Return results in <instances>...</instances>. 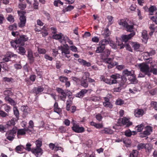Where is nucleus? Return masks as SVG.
Here are the masks:
<instances>
[{"instance_id": "1", "label": "nucleus", "mask_w": 157, "mask_h": 157, "mask_svg": "<svg viewBox=\"0 0 157 157\" xmlns=\"http://www.w3.org/2000/svg\"><path fill=\"white\" fill-rule=\"evenodd\" d=\"M110 77L113 79L111 80L107 78H105L103 76H101L100 78L101 81H102L106 83L109 85H112L117 83V79L120 78V75L118 74L112 75L110 76Z\"/></svg>"}, {"instance_id": "2", "label": "nucleus", "mask_w": 157, "mask_h": 157, "mask_svg": "<svg viewBox=\"0 0 157 157\" xmlns=\"http://www.w3.org/2000/svg\"><path fill=\"white\" fill-rule=\"evenodd\" d=\"M17 13L20 16V22L18 23L19 27L22 28L25 26L26 22V19L25 15L26 12L23 11H18Z\"/></svg>"}, {"instance_id": "3", "label": "nucleus", "mask_w": 157, "mask_h": 157, "mask_svg": "<svg viewBox=\"0 0 157 157\" xmlns=\"http://www.w3.org/2000/svg\"><path fill=\"white\" fill-rule=\"evenodd\" d=\"M140 68V71L145 75L150 76L151 74L150 73V67L147 64L145 63H139L138 65Z\"/></svg>"}, {"instance_id": "4", "label": "nucleus", "mask_w": 157, "mask_h": 157, "mask_svg": "<svg viewBox=\"0 0 157 157\" xmlns=\"http://www.w3.org/2000/svg\"><path fill=\"white\" fill-rule=\"evenodd\" d=\"M118 23L120 25L125 27L127 31L129 32L133 31L134 24L131 21H129L128 22H127L126 21L121 20L119 21Z\"/></svg>"}, {"instance_id": "5", "label": "nucleus", "mask_w": 157, "mask_h": 157, "mask_svg": "<svg viewBox=\"0 0 157 157\" xmlns=\"http://www.w3.org/2000/svg\"><path fill=\"white\" fill-rule=\"evenodd\" d=\"M53 38L56 40H59V42L63 44H65L68 37L64 36L62 33L55 34L53 35Z\"/></svg>"}, {"instance_id": "6", "label": "nucleus", "mask_w": 157, "mask_h": 157, "mask_svg": "<svg viewBox=\"0 0 157 157\" xmlns=\"http://www.w3.org/2000/svg\"><path fill=\"white\" fill-rule=\"evenodd\" d=\"M117 123L118 125L121 126L122 125H126V127H129L132 124V122L129 120V119L126 117L120 118L118 120Z\"/></svg>"}, {"instance_id": "7", "label": "nucleus", "mask_w": 157, "mask_h": 157, "mask_svg": "<svg viewBox=\"0 0 157 157\" xmlns=\"http://www.w3.org/2000/svg\"><path fill=\"white\" fill-rule=\"evenodd\" d=\"M31 152L34 154L36 157H39L43 154V150L40 147H36L35 148H32Z\"/></svg>"}, {"instance_id": "8", "label": "nucleus", "mask_w": 157, "mask_h": 157, "mask_svg": "<svg viewBox=\"0 0 157 157\" xmlns=\"http://www.w3.org/2000/svg\"><path fill=\"white\" fill-rule=\"evenodd\" d=\"M72 128L73 130L77 133H82L85 131V129L83 127H80L78 125L75 123L73 124Z\"/></svg>"}, {"instance_id": "9", "label": "nucleus", "mask_w": 157, "mask_h": 157, "mask_svg": "<svg viewBox=\"0 0 157 157\" xmlns=\"http://www.w3.org/2000/svg\"><path fill=\"white\" fill-rule=\"evenodd\" d=\"M68 94V98L69 99L67 100V101L66 107V109L67 111L70 110V108L71 105L72 104V102L73 99V98L71 97L72 93L69 91V93H67Z\"/></svg>"}, {"instance_id": "10", "label": "nucleus", "mask_w": 157, "mask_h": 157, "mask_svg": "<svg viewBox=\"0 0 157 157\" xmlns=\"http://www.w3.org/2000/svg\"><path fill=\"white\" fill-rule=\"evenodd\" d=\"M152 131V128L149 126H147L145 128V130L141 133L140 135V137H144L145 135H149Z\"/></svg>"}, {"instance_id": "11", "label": "nucleus", "mask_w": 157, "mask_h": 157, "mask_svg": "<svg viewBox=\"0 0 157 157\" xmlns=\"http://www.w3.org/2000/svg\"><path fill=\"white\" fill-rule=\"evenodd\" d=\"M135 33L132 32L128 35H122L121 38L122 42H127L135 35Z\"/></svg>"}, {"instance_id": "12", "label": "nucleus", "mask_w": 157, "mask_h": 157, "mask_svg": "<svg viewBox=\"0 0 157 157\" xmlns=\"http://www.w3.org/2000/svg\"><path fill=\"white\" fill-rule=\"evenodd\" d=\"M110 51L108 49H106L101 54V57L103 60L105 59L110 54Z\"/></svg>"}, {"instance_id": "13", "label": "nucleus", "mask_w": 157, "mask_h": 157, "mask_svg": "<svg viewBox=\"0 0 157 157\" xmlns=\"http://www.w3.org/2000/svg\"><path fill=\"white\" fill-rule=\"evenodd\" d=\"M49 147L50 149H51L52 150H54L55 151H57L59 150H62L63 151L62 149L63 150V148L59 146H55V144L53 143H50L49 145Z\"/></svg>"}, {"instance_id": "14", "label": "nucleus", "mask_w": 157, "mask_h": 157, "mask_svg": "<svg viewBox=\"0 0 157 157\" xmlns=\"http://www.w3.org/2000/svg\"><path fill=\"white\" fill-rule=\"evenodd\" d=\"M122 73L123 75L124 76H133L134 71L133 70L128 71V69H126L123 71Z\"/></svg>"}, {"instance_id": "15", "label": "nucleus", "mask_w": 157, "mask_h": 157, "mask_svg": "<svg viewBox=\"0 0 157 157\" xmlns=\"http://www.w3.org/2000/svg\"><path fill=\"white\" fill-rule=\"evenodd\" d=\"M144 113V111L142 109H136L134 111V114L136 117H139L142 116Z\"/></svg>"}, {"instance_id": "16", "label": "nucleus", "mask_w": 157, "mask_h": 157, "mask_svg": "<svg viewBox=\"0 0 157 157\" xmlns=\"http://www.w3.org/2000/svg\"><path fill=\"white\" fill-rule=\"evenodd\" d=\"M88 91V90L86 89H83L79 92L77 93L76 94V97L79 98H82L84 95L86 94Z\"/></svg>"}, {"instance_id": "17", "label": "nucleus", "mask_w": 157, "mask_h": 157, "mask_svg": "<svg viewBox=\"0 0 157 157\" xmlns=\"http://www.w3.org/2000/svg\"><path fill=\"white\" fill-rule=\"evenodd\" d=\"M142 36L143 38L142 41L145 43H146L148 39L147 32L146 31L144 30L143 31L142 33Z\"/></svg>"}, {"instance_id": "18", "label": "nucleus", "mask_w": 157, "mask_h": 157, "mask_svg": "<svg viewBox=\"0 0 157 157\" xmlns=\"http://www.w3.org/2000/svg\"><path fill=\"white\" fill-rule=\"evenodd\" d=\"M100 132L102 134H112L113 133V131L108 128H105L103 130H101Z\"/></svg>"}, {"instance_id": "19", "label": "nucleus", "mask_w": 157, "mask_h": 157, "mask_svg": "<svg viewBox=\"0 0 157 157\" xmlns=\"http://www.w3.org/2000/svg\"><path fill=\"white\" fill-rule=\"evenodd\" d=\"M78 61L81 65L86 66L87 67H89L91 66L90 63L88 62H87L86 61L81 59H78Z\"/></svg>"}, {"instance_id": "20", "label": "nucleus", "mask_w": 157, "mask_h": 157, "mask_svg": "<svg viewBox=\"0 0 157 157\" xmlns=\"http://www.w3.org/2000/svg\"><path fill=\"white\" fill-rule=\"evenodd\" d=\"M21 110L25 114H27L30 111V108L27 106H22L21 107Z\"/></svg>"}, {"instance_id": "21", "label": "nucleus", "mask_w": 157, "mask_h": 157, "mask_svg": "<svg viewBox=\"0 0 157 157\" xmlns=\"http://www.w3.org/2000/svg\"><path fill=\"white\" fill-rule=\"evenodd\" d=\"M28 57L29 59L30 60V63H32L33 62V59L32 51L30 50H29L28 51Z\"/></svg>"}, {"instance_id": "22", "label": "nucleus", "mask_w": 157, "mask_h": 157, "mask_svg": "<svg viewBox=\"0 0 157 157\" xmlns=\"http://www.w3.org/2000/svg\"><path fill=\"white\" fill-rule=\"evenodd\" d=\"M105 48V47H103L101 45H99V46L97 48L96 50V52L97 53H101Z\"/></svg>"}, {"instance_id": "23", "label": "nucleus", "mask_w": 157, "mask_h": 157, "mask_svg": "<svg viewBox=\"0 0 157 157\" xmlns=\"http://www.w3.org/2000/svg\"><path fill=\"white\" fill-rule=\"evenodd\" d=\"M5 99L6 101H8L9 103L12 105H16V103L15 102L8 96H6L5 98Z\"/></svg>"}, {"instance_id": "24", "label": "nucleus", "mask_w": 157, "mask_h": 157, "mask_svg": "<svg viewBox=\"0 0 157 157\" xmlns=\"http://www.w3.org/2000/svg\"><path fill=\"white\" fill-rule=\"evenodd\" d=\"M61 52V53L63 56L70 54V51L68 48H62Z\"/></svg>"}, {"instance_id": "25", "label": "nucleus", "mask_w": 157, "mask_h": 157, "mask_svg": "<svg viewBox=\"0 0 157 157\" xmlns=\"http://www.w3.org/2000/svg\"><path fill=\"white\" fill-rule=\"evenodd\" d=\"M44 90L43 88L41 87H35L33 90V92L36 94H39Z\"/></svg>"}, {"instance_id": "26", "label": "nucleus", "mask_w": 157, "mask_h": 157, "mask_svg": "<svg viewBox=\"0 0 157 157\" xmlns=\"http://www.w3.org/2000/svg\"><path fill=\"white\" fill-rule=\"evenodd\" d=\"M109 43V41L106 39H103L99 42V45H101L103 47H105L106 45Z\"/></svg>"}, {"instance_id": "27", "label": "nucleus", "mask_w": 157, "mask_h": 157, "mask_svg": "<svg viewBox=\"0 0 157 157\" xmlns=\"http://www.w3.org/2000/svg\"><path fill=\"white\" fill-rule=\"evenodd\" d=\"M155 65H151L150 67V73L152 72L153 74L155 75H157V69L154 68Z\"/></svg>"}, {"instance_id": "28", "label": "nucleus", "mask_w": 157, "mask_h": 157, "mask_svg": "<svg viewBox=\"0 0 157 157\" xmlns=\"http://www.w3.org/2000/svg\"><path fill=\"white\" fill-rule=\"evenodd\" d=\"M132 133V132L130 130H126L125 132V135L128 137L130 136L132 134L133 135H135L136 134V131H133Z\"/></svg>"}, {"instance_id": "29", "label": "nucleus", "mask_w": 157, "mask_h": 157, "mask_svg": "<svg viewBox=\"0 0 157 157\" xmlns=\"http://www.w3.org/2000/svg\"><path fill=\"white\" fill-rule=\"evenodd\" d=\"M56 90L59 93L61 94L62 95H63L66 94H68L67 93H68L69 91L70 92V91H67V92L66 91L65 92L63 90L60 88H56Z\"/></svg>"}, {"instance_id": "30", "label": "nucleus", "mask_w": 157, "mask_h": 157, "mask_svg": "<svg viewBox=\"0 0 157 157\" xmlns=\"http://www.w3.org/2000/svg\"><path fill=\"white\" fill-rule=\"evenodd\" d=\"M18 47V53L22 55H25L26 52V51L25 49L22 47L19 46Z\"/></svg>"}, {"instance_id": "31", "label": "nucleus", "mask_w": 157, "mask_h": 157, "mask_svg": "<svg viewBox=\"0 0 157 157\" xmlns=\"http://www.w3.org/2000/svg\"><path fill=\"white\" fill-rule=\"evenodd\" d=\"M100 98L97 97L93 96L90 98H88L87 99V100L92 101H99Z\"/></svg>"}, {"instance_id": "32", "label": "nucleus", "mask_w": 157, "mask_h": 157, "mask_svg": "<svg viewBox=\"0 0 157 157\" xmlns=\"http://www.w3.org/2000/svg\"><path fill=\"white\" fill-rule=\"evenodd\" d=\"M90 74L87 72H84L83 76L82 77V80H86L87 78H89Z\"/></svg>"}, {"instance_id": "33", "label": "nucleus", "mask_w": 157, "mask_h": 157, "mask_svg": "<svg viewBox=\"0 0 157 157\" xmlns=\"http://www.w3.org/2000/svg\"><path fill=\"white\" fill-rule=\"evenodd\" d=\"M123 143L127 147H129L130 146L131 142L130 140L128 139H125L123 140Z\"/></svg>"}, {"instance_id": "34", "label": "nucleus", "mask_w": 157, "mask_h": 157, "mask_svg": "<svg viewBox=\"0 0 157 157\" xmlns=\"http://www.w3.org/2000/svg\"><path fill=\"white\" fill-rule=\"evenodd\" d=\"M157 10V8L155 6H151L149 9V11L150 13H150V15H153V13Z\"/></svg>"}, {"instance_id": "35", "label": "nucleus", "mask_w": 157, "mask_h": 157, "mask_svg": "<svg viewBox=\"0 0 157 157\" xmlns=\"http://www.w3.org/2000/svg\"><path fill=\"white\" fill-rule=\"evenodd\" d=\"M132 45L134 49L136 50L139 49L140 47V45L137 42L132 43Z\"/></svg>"}, {"instance_id": "36", "label": "nucleus", "mask_w": 157, "mask_h": 157, "mask_svg": "<svg viewBox=\"0 0 157 157\" xmlns=\"http://www.w3.org/2000/svg\"><path fill=\"white\" fill-rule=\"evenodd\" d=\"M22 37L21 36L20 37L16 40V41H17V43H18L19 44H20L21 46H23L24 45V42L22 41V38L21 39Z\"/></svg>"}, {"instance_id": "37", "label": "nucleus", "mask_w": 157, "mask_h": 157, "mask_svg": "<svg viewBox=\"0 0 157 157\" xmlns=\"http://www.w3.org/2000/svg\"><path fill=\"white\" fill-rule=\"evenodd\" d=\"M138 152L136 150H133L131 153L130 154V157H137Z\"/></svg>"}, {"instance_id": "38", "label": "nucleus", "mask_w": 157, "mask_h": 157, "mask_svg": "<svg viewBox=\"0 0 157 157\" xmlns=\"http://www.w3.org/2000/svg\"><path fill=\"white\" fill-rule=\"evenodd\" d=\"M145 148L149 151H150L152 148V145L151 144L147 143L145 144Z\"/></svg>"}, {"instance_id": "39", "label": "nucleus", "mask_w": 157, "mask_h": 157, "mask_svg": "<svg viewBox=\"0 0 157 157\" xmlns=\"http://www.w3.org/2000/svg\"><path fill=\"white\" fill-rule=\"evenodd\" d=\"M144 125L143 124H141L140 125L137 126L136 128L137 132H140L143 129Z\"/></svg>"}, {"instance_id": "40", "label": "nucleus", "mask_w": 157, "mask_h": 157, "mask_svg": "<svg viewBox=\"0 0 157 157\" xmlns=\"http://www.w3.org/2000/svg\"><path fill=\"white\" fill-rule=\"evenodd\" d=\"M103 104L106 107H109V108L111 109L113 107L112 105L109 101L104 102Z\"/></svg>"}, {"instance_id": "41", "label": "nucleus", "mask_w": 157, "mask_h": 157, "mask_svg": "<svg viewBox=\"0 0 157 157\" xmlns=\"http://www.w3.org/2000/svg\"><path fill=\"white\" fill-rule=\"evenodd\" d=\"M123 88V86L121 85V84H120L119 87L113 89V91L116 92H119L121 91Z\"/></svg>"}, {"instance_id": "42", "label": "nucleus", "mask_w": 157, "mask_h": 157, "mask_svg": "<svg viewBox=\"0 0 157 157\" xmlns=\"http://www.w3.org/2000/svg\"><path fill=\"white\" fill-rule=\"evenodd\" d=\"M132 77V78H130L129 79L131 82L133 83H137V80L135 78V75L134 74V76Z\"/></svg>"}, {"instance_id": "43", "label": "nucleus", "mask_w": 157, "mask_h": 157, "mask_svg": "<svg viewBox=\"0 0 157 157\" xmlns=\"http://www.w3.org/2000/svg\"><path fill=\"white\" fill-rule=\"evenodd\" d=\"M17 25L16 24H14L12 25H10L9 27V29L10 30H15L17 28Z\"/></svg>"}, {"instance_id": "44", "label": "nucleus", "mask_w": 157, "mask_h": 157, "mask_svg": "<svg viewBox=\"0 0 157 157\" xmlns=\"http://www.w3.org/2000/svg\"><path fill=\"white\" fill-rule=\"evenodd\" d=\"M35 144L36 147H40L42 144V141L40 140H37L36 141Z\"/></svg>"}, {"instance_id": "45", "label": "nucleus", "mask_w": 157, "mask_h": 157, "mask_svg": "<svg viewBox=\"0 0 157 157\" xmlns=\"http://www.w3.org/2000/svg\"><path fill=\"white\" fill-rule=\"evenodd\" d=\"M26 133L25 131L23 129H20L18 130L17 134V135H23L25 134Z\"/></svg>"}, {"instance_id": "46", "label": "nucleus", "mask_w": 157, "mask_h": 157, "mask_svg": "<svg viewBox=\"0 0 157 157\" xmlns=\"http://www.w3.org/2000/svg\"><path fill=\"white\" fill-rule=\"evenodd\" d=\"M81 84L82 86L85 88L87 87L88 86V84L86 80H82Z\"/></svg>"}, {"instance_id": "47", "label": "nucleus", "mask_w": 157, "mask_h": 157, "mask_svg": "<svg viewBox=\"0 0 157 157\" xmlns=\"http://www.w3.org/2000/svg\"><path fill=\"white\" fill-rule=\"evenodd\" d=\"M38 51L39 53L43 54H45L46 52L45 49L40 48H38Z\"/></svg>"}, {"instance_id": "48", "label": "nucleus", "mask_w": 157, "mask_h": 157, "mask_svg": "<svg viewBox=\"0 0 157 157\" xmlns=\"http://www.w3.org/2000/svg\"><path fill=\"white\" fill-rule=\"evenodd\" d=\"M145 144L142 143L138 144L137 146L138 149L140 150L145 148Z\"/></svg>"}, {"instance_id": "49", "label": "nucleus", "mask_w": 157, "mask_h": 157, "mask_svg": "<svg viewBox=\"0 0 157 157\" xmlns=\"http://www.w3.org/2000/svg\"><path fill=\"white\" fill-rule=\"evenodd\" d=\"M151 105L152 107L156 110H157V103L154 101H152L151 103Z\"/></svg>"}, {"instance_id": "50", "label": "nucleus", "mask_w": 157, "mask_h": 157, "mask_svg": "<svg viewBox=\"0 0 157 157\" xmlns=\"http://www.w3.org/2000/svg\"><path fill=\"white\" fill-rule=\"evenodd\" d=\"M26 4H23L21 3H19L18 5V7L21 10H23L26 8Z\"/></svg>"}, {"instance_id": "51", "label": "nucleus", "mask_w": 157, "mask_h": 157, "mask_svg": "<svg viewBox=\"0 0 157 157\" xmlns=\"http://www.w3.org/2000/svg\"><path fill=\"white\" fill-rule=\"evenodd\" d=\"M110 34V32L108 29H106L105 30L104 33H103L104 35L105 36V37H108L109 35Z\"/></svg>"}, {"instance_id": "52", "label": "nucleus", "mask_w": 157, "mask_h": 157, "mask_svg": "<svg viewBox=\"0 0 157 157\" xmlns=\"http://www.w3.org/2000/svg\"><path fill=\"white\" fill-rule=\"evenodd\" d=\"M17 41H16V40L15 41H11L10 42L13 48H17L18 47V46L17 45V44H18V43H17Z\"/></svg>"}, {"instance_id": "53", "label": "nucleus", "mask_w": 157, "mask_h": 157, "mask_svg": "<svg viewBox=\"0 0 157 157\" xmlns=\"http://www.w3.org/2000/svg\"><path fill=\"white\" fill-rule=\"evenodd\" d=\"M59 78L60 81L62 82H65L68 80L67 78L63 76H60Z\"/></svg>"}, {"instance_id": "54", "label": "nucleus", "mask_w": 157, "mask_h": 157, "mask_svg": "<svg viewBox=\"0 0 157 157\" xmlns=\"http://www.w3.org/2000/svg\"><path fill=\"white\" fill-rule=\"evenodd\" d=\"M124 103V101L120 99H118L116 102V104L117 105H121Z\"/></svg>"}, {"instance_id": "55", "label": "nucleus", "mask_w": 157, "mask_h": 157, "mask_svg": "<svg viewBox=\"0 0 157 157\" xmlns=\"http://www.w3.org/2000/svg\"><path fill=\"white\" fill-rule=\"evenodd\" d=\"M155 54V50H152L150 52H147L145 53V54H146L148 56H152Z\"/></svg>"}, {"instance_id": "56", "label": "nucleus", "mask_w": 157, "mask_h": 157, "mask_svg": "<svg viewBox=\"0 0 157 157\" xmlns=\"http://www.w3.org/2000/svg\"><path fill=\"white\" fill-rule=\"evenodd\" d=\"M31 144L30 143H27L26 144V147L25 148H24L26 150L28 151H31Z\"/></svg>"}, {"instance_id": "57", "label": "nucleus", "mask_w": 157, "mask_h": 157, "mask_svg": "<svg viewBox=\"0 0 157 157\" xmlns=\"http://www.w3.org/2000/svg\"><path fill=\"white\" fill-rule=\"evenodd\" d=\"M24 149V147L23 146L19 145L17 146L15 148L16 151H21Z\"/></svg>"}, {"instance_id": "58", "label": "nucleus", "mask_w": 157, "mask_h": 157, "mask_svg": "<svg viewBox=\"0 0 157 157\" xmlns=\"http://www.w3.org/2000/svg\"><path fill=\"white\" fill-rule=\"evenodd\" d=\"M13 111L15 115L17 117L19 116V113L17 107H14L13 108Z\"/></svg>"}, {"instance_id": "59", "label": "nucleus", "mask_w": 157, "mask_h": 157, "mask_svg": "<svg viewBox=\"0 0 157 157\" xmlns=\"http://www.w3.org/2000/svg\"><path fill=\"white\" fill-rule=\"evenodd\" d=\"M15 124V122L14 120L12 119L10 121L8 122L7 123V125L8 126L14 125Z\"/></svg>"}, {"instance_id": "60", "label": "nucleus", "mask_w": 157, "mask_h": 157, "mask_svg": "<svg viewBox=\"0 0 157 157\" xmlns=\"http://www.w3.org/2000/svg\"><path fill=\"white\" fill-rule=\"evenodd\" d=\"M0 115L3 117H5L8 116L7 113L2 110H0Z\"/></svg>"}, {"instance_id": "61", "label": "nucleus", "mask_w": 157, "mask_h": 157, "mask_svg": "<svg viewBox=\"0 0 157 157\" xmlns=\"http://www.w3.org/2000/svg\"><path fill=\"white\" fill-rule=\"evenodd\" d=\"M59 131L61 133H64L66 132V129L64 127L61 126L59 128Z\"/></svg>"}, {"instance_id": "62", "label": "nucleus", "mask_w": 157, "mask_h": 157, "mask_svg": "<svg viewBox=\"0 0 157 157\" xmlns=\"http://www.w3.org/2000/svg\"><path fill=\"white\" fill-rule=\"evenodd\" d=\"M7 20L8 21L11 22H13L14 21V18L11 15H9L7 18Z\"/></svg>"}, {"instance_id": "63", "label": "nucleus", "mask_w": 157, "mask_h": 157, "mask_svg": "<svg viewBox=\"0 0 157 157\" xmlns=\"http://www.w3.org/2000/svg\"><path fill=\"white\" fill-rule=\"evenodd\" d=\"M29 128H33L34 127V123L32 120H30L29 122Z\"/></svg>"}, {"instance_id": "64", "label": "nucleus", "mask_w": 157, "mask_h": 157, "mask_svg": "<svg viewBox=\"0 0 157 157\" xmlns=\"http://www.w3.org/2000/svg\"><path fill=\"white\" fill-rule=\"evenodd\" d=\"M3 81L4 82H9L12 79L11 78H9L7 77H4L3 78Z\"/></svg>"}]
</instances>
